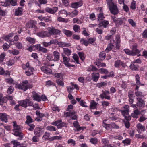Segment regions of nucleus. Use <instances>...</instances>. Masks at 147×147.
<instances>
[{"mask_svg":"<svg viewBox=\"0 0 147 147\" xmlns=\"http://www.w3.org/2000/svg\"><path fill=\"white\" fill-rule=\"evenodd\" d=\"M142 35L144 38H147V29L144 30L142 34Z\"/></svg>","mask_w":147,"mask_h":147,"instance_id":"64","label":"nucleus"},{"mask_svg":"<svg viewBox=\"0 0 147 147\" xmlns=\"http://www.w3.org/2000/svg\"><path fill=\"white\" fill-rule=\"evenodd\" d=\"M48 31H49L50 36L52 34L57 35L60 34L61 32L60 30L55 28L54 27H48L47 29Z\"/></svg>","mask_w":147,"mask_h":147,"instance_id":"4","label":"nucleus"},{"mask_svg":"<svg viewBox=\"0 0 147 147\" xmlns=\"http://www.w3.org/2000/svg\"><path fill=\"white\" fill-rule=\"evenodd\" d=\"M92 78L93 81L96 82L99 78V75L98 73H93L92 76Z\"/></svg>","mask_w":147,"mask_h":147,"instance_id":"28","label":"nucleus"},{"mask_svg":"<svg viewBox=\"0 0 147 147\" xmlns=\"http://www.w3.org/2000/svg\"><path fill=\"white\" fill-rule=\"evenodd\" d=\"M58 45L59 47H68L71 46V45L70 43L64 42H58Z\"/></svg>","mask_w":147,"mask_h":147,"instance_id":"25","label":"nucleus"},{"mask_svg":"<svg viewBox=\"0 0 147 147\" xmlns=\"http://www.w3.org/2000/svg\"><path fill=\"white\" fill-rule=\"evenodd\" d=\"M99 57L101 60H104L106 57V53L104 51H102L100 53Z\"/></svg>","mask_w":147,"mask_h":147,"instance_id":"36","label":"nucleus"},{"mask_svg":"<svg viewBox=\"0 0 147 147\" xmlns=\"http://www.w3.org/2000/svg\"><path fill=\"white\" fill-rule=\"evenodd\" d=\"M11 143L14 146L13 147H26L27 146V145L25 143L20 144L19 142L15 140L11 141Z\"/></svg>","mask_w":147,"mask_h":147,"instance_id":"11","label":"nucleus"},{"mask_svg":"<svg viewBox=\"0 0 147 147\" xmlns=\"http://www.w3.org/2000/svg\"><path fill=\"white\" fill-rule=\"evenodd\" d=\"M98 70L95 66L93 65H90L87 71H96Z\"/></svg>","mask_w":147,"mask_h":147,"instance_id":"35","label":"nucleus"},{"mask_svg":"<svg viewBox=\"0 0 147 147\" xmlns=\"http://www.w3.org/2000/svg\"><path fill=\"white\" fill-rule=\"evenodd\" d=\"M137 131L139 133H141L142 131H145V127L142 125L140 123L138 124L136 126Z\"/></svg>","mask_w":147,"mask_h":147,"instance_id":"20","label":"nucleus"},{"mask_svg":"<svg viewBox=\"0 0 147 147\" xmlns=\"http://www.w3.org/2000/svg\"><path fill=\"white\" fill-rule=\"evenodd\" d=\"M27 99L24 100H21L18 102L19 103L20 105L22 106V107L25 108H26L27 107Z\"/></svg>","mask_w":147,"mask_h":147,"instance_id":"26","label":"nucleus"},{"mask_svg":"<svg viewBox=\"0 0 147 147\" xmlns=\"http://www.w3.org/2000/svg\"><path fill=\"white\" fill-rule=\"evenodd\" d=\"M53 75L55 78L61 79H63V75L61 73H55L53 74Z\"/></svg>","mask_w":147,"mask_h":147,"instance_id":"34","label":"nucleus"},{"mask_svg":"<svg viewBox=\"0 0 147 147\" xmlns=\"http://www.w3.org/2000/svg\"><path fill=\"white\" fill-rule=\"evenodd\" d=\"M20 128L19 125L16 126L14 127L13 132V134L16 136H19L18 139V140H22L23 137V134L20 131Z\"/></svg>","mask_w":147,"mask_h":147,"instance_id":"3","label":"nucleus"},{"mask_svg":"<svg viewBox=\"0 0 147 147\" xmlns=\"http://www.w3.org/2000/svg\"><path fill=\"white\" fill-rule=\"evenodd\" d=\"M62 121L61 120H57L54 122H52L51 123V124L53 125L57 126L59 125V123L61 122Z\"/></svg>","mask_w":147,"mask_h":147,"instance_id":"56","label":"nucleus"},{"mask_svg":"<svg viewBox=\"0 0 147 147\" xmlns=\"http://www.w3.org/2000/svg\"><path fill=\"white\" fill-rule=\"evenodd\" d=\"M128 22L133 27H134L136 26V23L133 21V20L131 19H128Z\"/></svg>","mask_w":147,"mask_h":147,"instance_id":"59","label":"nucleus"},{"mask_svg":"<svg viewBox=\"0 0 147 147\" xmlns=\"http://www.w3.org/2000/svg\"><path fill=\"white\" fill-rule=\"evenodd\" d=\"M78 14V12L76 10H75L72 12H71L69 15L71 17H73L77 16Z\"/></svg>","mask_w":147,"mask_h":147,"instance_id":"55","label":"nucleus"},{"mask_svg":"<svg viewBox=\"0 0 147 147\" xmlns=\"http://www.w3.org/2000/svg\"><path fill=\"white\" fill-rule=\"evenodd\" d=\"M75 112L74 111H71L66 112L64 114V115L66 117H68L70 116H72L75 113Z\"/></svg>","mask_w":147,"mask_h":147,"instance_id":"47","label":"nucleus"},{"mask_svg":"<svg viewBox=\"0 0 147 147\" xmlns=\"http://www.w3.org/2000/svg\"><path fill=\"white\" fill-rule=\"evenodd\" d=\"M56 82L58 85L61 86L62 87H63L64 86V84L63 81L59 79H57Z\"/></svg>","mask_w":147,"mask_h":147,"instance_id":"41","label":"nucleus"},{"mask_svg":"<svg viewBox=\"0 0 147 147\" xmlns=\"http://www.w3.org/2000/svg\"><path fill=\"white\" fill-rule=\"evenodd\" d=\"M138 65L135 64L134 62H132L129 66L131 70L135 71L138 70Z\"/></svg>","mask_w":147,"mask_h":147,"instance_id":"27","label":"nucleus"},{"mask_svg":"<svg viewBox=\"0 0 147 147\" xmlns=\"http://www.w3.org/2000/svg\"><path fill=\"white\" fill-rule=\"evenodd\" d=\"M28 70L30 71H25V74L26 75L28 76H30L31 74H33V72L34 71V69L33 67H30L28 69Z\"/></svg>","mask_w":147,"mask_h":147,"instance_id":"32","label":"nucleus"},{"mask_svg":"<svg viewBox=\"0 0 147 147\" xmlns=\"http://www.w3.org/2000/svg\"><path fill=\"white\" fill-rule=\"evenodd\" d=\"M73 124L74 127L76 129V130H75V131H79L80 130L83 129V127H80L79 124V123L77 121H74L73 123Z\"/></svg>","mask_w":147,"mask_h":147,"instance_id":"18","label":"nucleus"},{"mask_svg":"<svg viewBox=\"0 0 147 147\" xmlns=\"http://www.w3.org/2000/svg\"><path fill=\"white\" fill-rule=\"evenodd\" d=\"M23 9L21 7H18L15 9V15L16 16H20L22 14Z\"/></svg>","mask_w":147,"mask_h":147,"instance_id":"22","label":"nucleus"},{"mask_svg":"<svg viewBox=\"0 0 147 147\" xmlns=\"http://www.w3.org/2000/svg\"><path fill=\"white\" fill-rule=\"evenodd\" d=\"M112 19L117 26H121L123 23V18H119L117 19L115 16H111Z\"/></svg>","mask_w":147,"mask_h":147,"instance_id":"5","label":"nucleus"},{"mask_svg":"<svg viewBox=\"0 0 147 147\" xmlns=\"http://www.w3.org/2000/svg\"><path fill=\"white\" fill-rule=\"evenodd\" d=\"M106 1L111 13L114 15L117 14L119 10L117 6L112 2L111 0H106Z\"/></svg>","mask_w":147,"mask_h":147,"instance_id":"2","label":"nucleus"},{"mask_svg":"<svg viewBox=\"0 0 147 147\" xmlns=\"http://www.w3.org/2000/svg\"><path fill=\"white\" fill-rule=\"evenodd\" d=\"M80 58L82 61H83L85 59L84 55L83 52H79L78 53Z\"/></svg>","mask_w":147,"mask_h":147,"instance_id":"53","label":"nucleus"},{"mask_svg":"<svg viewBox=\"0 0 147 147\" xmlns=\"http://www.w3.org/2000/svg\"><path fill=\"white\" fill-rule=\"evenodd\" d=\"M62 32L67 37H71L72 35L73 32L69 30L63 29Z\"/></svg>","mask_w":147,"mask_h":147,"instance_id":"24","label":"nucleus"},{"mask_svg":"<svg viewBox=\"0 0 147 147\" xmlns=\"http://www.w3.org/2000/svg\"><path fill=\"white\" fill-rule=\"evenodd\" d=\"M37 35L41 38H44L50 36L49 31H42L37 33Z\"/></svg>","mask_w":147,"mask_h":147,"instance_id":"9","label":"nucleus"},{"mask_svg":"<svg viewBox=\"0 0 147 147\" xmlns=\"http://www.w3.org/2000/svg\"><path fill=\"white\" fill-rule=\"evenodd\" d=\"M40 51L44 53H46L48 52V50L46 48L41 47L39 48Z\"/></svg>","mask_w":147,"mask_h":147,"instance_id":"60","label":"nucleus"},{"mask_svg":"<svg viewBox=\"0 0 147 147\" xmlns=\"http://www.w3.org/2000/svg\"><path fill=\"white\" fill-rule=\"evenodd\" d=\"M123 51L126 54L129 55H132L131 51L129 49H124Z\"/></svg>","mask_w":147,"mask_h":147,"instance_id":"62","label":"nucleus"},{"mask_svg":"<svg viewBox=\"0 0 147 147\" xmlns=\"http://www.w3.org/2000/svg\"><path fill=\"white\" fill-rule=\"evenodd\" d=\"M57 20L58 21L61 22H65L66 23L68 22L67 19L63 18L60 17H58L57 18Z\"/></svg>","mask_w":147,"mask_h":147,"instance_id":"52","label":"nucleus"},{"mask_svg":"<svg viewBox=\"0 0 147 147\" xmlns=\"http://www.w3.org/2000/svg\"><path fill=\"white\" fill-rule=\"evenodd\" d=\"M80 3L78 2H76L73 3L71 4V7L73 8H77L81 6Z\"/></svg>","mask_w":147,"mask_h":147,"instance_id":"38","label":"nucleus"},{"mask_svg":"<svg viewBox=\"0 0 147 147\" xmlns=\"http://www.w3.org/2000/svg\"><path fill=\"white\" fill-rule=\"evenodd\" d=\"M113 36L112 35L108 36L105 37V39L108 40H110V43L109 44L105 49L107 52H109L116 45V47L117 49H119L120 47V40L119 35H117L115 36L116 42L113 39Z\"/></svg>","mask_w":147,"mask_h":147,"instance_id":"1","label":"nucleus"},{"mask_svg":"<svg viewBox=\"0 0 147 147\" xmlns=\"http://www.w3.org/2000/svg\"><path fill=\"white\" fill-rule=\"evenodd\" d=\"M136 78V83L137 85H141V86L143 85L144 84H142L140 81V77L138 74H136L135 76Z\"/></svg>","mask_w":147,"mask_h":147,"instance_id":"40","label":"nucleus"},{"mask_svg":"<svg viewBox=\"0 0 147 147\" xmlns=\"http://www.w3.org/2000/svg\"><path fill=\"white\" fill-rule=\"evenodd\" d=\"M136 96L137 97V98H142L144 97V95L141 92L137 91L135 92Z\"/></svg>","mask_w":147,"mask_h":147,"instance_id":"29","label":"nucleus"},{"mask_svg":"<svg viewBox=\"0 0 147 147\" xmlns=\"http://www.w3.org/2000/svg\"><path fill=\"white\" fill-rule=\"evenodd\" d=\"M41 69L43 72L47 74H51L52 72V70L51 69L46 66H42L41 68Z\"/></svg>","mask_w":147,"mask_h":147,"instance_id":"15","label":"nucleus"},{"mask_svg":"<svg viewBox=\"0 0 147 147\" xmlns=\"http://www.w3.org/2000/svg\"><path fill=\"white\" fill-rule=\"evenodd\" d=\"M26 118L27 120L26 121V123L28 125L33 122V119L30 116L28 115L27 116Z\"/></svg>","mask_w":147,"mask_h":147,"instance_id":"33","label":"nucleus"},{"mask_svg":"<svg viewBox=\"0 0 147 147\" xmlns=\"http://www.w3.org/2000/svg\"><path fill=\"white\" fill-rule=\"evenodd\" d=\"M100 13L98 15V20H102L104 18V17L102 13V9L101 8L100 10Z\"/></svg>","mask_w":147,"mask_h":147,"instance_id":"30","label":"nucleus"},{"mask_svg":"<svg viewBox=\"0 0 147 147\" xmlns=\"http://www.w3.org/2000/svg\"><path fill=\"white\" fill-rule=\"evenodd\" d=\"M15 87L16 88L22 89L24 91H26L28 88H30L29 85H25L23 84H16Z\"/></svg>","mask_w":147,"mask_h":147,"instance_id":"7","label":"nucleus"},{"mask_svg":"<svg viewBox=\"0 0 147 147\" xmlns=\"http://www.w3.org/2000/svg\"><path fill=\"white\" fill-rule=\"evenodd\" d=\"M123 108L124 109V110H121L119 111H120L121 112L122 115L124 116H125L129 114V107L128 105H125L123 107Z\"/></svg>","mask_w":147,"mask_h":147,"instance_id":"17","label":"nucleus"},{"mask_svg":"<svg viewBox=\"0 0 147 147\" xmlns=\"http://www.w3.org/2000/svg\"><path fill=\"white\" fill-rule=\"evenodd\" d=\"M0 119L5 123L7 122V115L5 113H0Z\"/></svg>","mask_w":147,"mask_h":147,"instance_id":"23","label":"nucleus"},{"mask_svg":"<svg viewBox=\"0 0 147 147\" xmlns=\"http://www.w3.org/2000/svg\"><path fill=\"white\" fill-rule=\"evenodd\" d=\"M109 24V22L108 21L104 20L102 21L99 24V25L101 26H103L105 28H106L107 25Z\"/></svg>","mask_w":147,"mask_h":147,"instance_id":"37","label":"nucleus"},{"mask_svg":"<svg viewBox=\"0 0 147 147\" xmlns=\"http://www.w3.org/2000/svg\"><path fill=\"white\" fill-rule=\"evenodd\" d=\"M102 142L104 144V146L105 147L106 146L108 145L109 141L107 139L103 138L102 140Z\"/></svg>","mask_w":147,"mask_h":147,"instance_id":"58","label":"nucleus"},{"mask_svg":"<svg viewBox=\"0 0 147 147\" xmlns=\"http://www.w3.org/2000/svg\"><path fill=\"white\" fill-rule=\"evenodd\" d=\"M15 45L18 49H21L22 48V44L19 42H16L15 43Z\"/></svg>","mask_w":147,"mask_h":147,"instance_id":"51","label":"nucleus"},{"mask_svg":"<svg viewBox=\"0 0 147 147\" xmlns=\"http://www.w3.org/2000/svg\"><path fill=\"white\" fill-rule=\"evenodd\" d=\"M50 136V134L47 132H46L43 135L42 138L44 140H46L49 139Z\"/></svg>","mask_w":147,"mask_h":147,"instance_id":"50","label":"nucleus"},{"mask_svg":"<svg viewBox=\"0 0 147 147\" xmlns=\"http://www.w3.org/2000/svg\"><path fill=\"white\" fill-rule=\"evenodd\" d=\"M46 59L50 61H53V59L52 55L50 54H48L46 56Z\"/></svg>","mask_w":147,"mask_h":147,"instance_id":"57","label":"nucleus"},{"mask_svg":"<svg viewBox=\"0 0 147 147\" xmlns=\"http://www.w3.org/2000/svg\"><path fill=\"white\" fill-rule=\"evenodd\" d=\"M53 55L54 57L53 61H58L60 60V53L57 51H55L53 53Z\"/></svg>","mask_w":147,"mask_h":147,"instance_id":"14","label":"nucleus"},{"mask_svg":"<svg viewBox=\"0 0 147 147\" xmlns=\"http://www.w3.org/2000/svg\"><path fill=\"white\" fill-rule=\"evenodd\" d=\"M96 65L97 66H98V67H100V66L105 67L106 66L105 63H101L99 61H98L96 63Z\"/></svg>","mask_w":147,"mask_h":147,"instance_id":"63","label":"nucleus"},{"mask_svg":"<svg viewBox=\"0 0 147 147\" xmlns=\"http://www.w3.org/2000/svg\"><path fill=\"white\" fill-rule=\"evenodd\" d=\"M97 104V103L94 100L91 101L90 105V108L93 109H95L96 107Z\"/></svg>","mask_w":147,"mask_h":147,"instance_id":"31","label":"nucleus"},{"mask_svg":"<svg viewBox=\"0 0 147 147\" xmlns=\"http://www.w3.org/2000/svg\"><path fill=\"white\" fill-rule=\"evenodd\" d=\"M98 141V139L96 138H92L90 139V142L94 144H96L97 143Z\"/></svg>","mask_w":147,"mask_h":147,"instance_id":"48","label":"nucleus"},{"mask_svg":"<svg viewBox=\"0 0 147 147\" xmlns=\"http://www.w3.org/2000/svg\"><path fill=\"white\" fill-rule=\"evenodd\" d=\"M64 53L67 56H69L71 55V50L67 48L63 49Z\"/></svg>","mask_w":147,"mask_h":147,"instance_id":"42","label":"nucleus"},{"mask_svg":"<svg viewBox=\"0 0 147 147\" xmlns=\"http://www.w3.org/2000/svg\"><path fill=\"white\" fill-rule=\"evenodd\" d=\"M7 1L9 2L11 5L13 6L17 5V2L16 0H7Z\"/></svg>","mask_w":147,"mask_h":147,"instance_id":"54","label":"nucleus"},{"mask_svg":"<svg viewBox=\"0 0 147 147\" xmlns=\"http://www.w3.org/2000/svg\"><path fill=\"white\" fill-rule=\"evenodd\" d=\"M88 40L85 39L84 38H82L80 40V42L82 44H83L85 46H87L88 45Z\"/></svg>","mask_w":147,"mask_h":147,"instance_id":"44","label":"nucleus"},{"mask_svg":"<svg viewBox=\"0 0 147 147\" xmlns=\"http://www.w3.org/2000/svg\"><path fill=\"white\" fill-rule=\"evenodd\" d=\"M62 56L63 57V62L64 63V64L66 66L68 67L70 66V64L68 62L69 61V58L66 57L65 55L63 54H62Z\"/></svg>","mask_w":147,"mask_h":147,"instance_id":"19","label":"nucleus"},{"mask_svg":"<svg viewBox=\"0 0 147 147\" xmlns=\"http://www.w3.org/2000/svg\"><path fill=\"white\" fill-rule=\"evenodd\" d=\"M136 99L137 101L136 104L137 106L140 108L144 107L145 105L144 100L142 98H137Z\"/></svg>","mask_w":147,"mask_h":147,"instance_id":"8","label":"nucleus"},{"mask_svg":"<svg viewBox=\"0 0 147 147\" xmlns=\"http://www.w3.org/2000/svg\"><path fill=\"white\" fill-rule=\"evenodd\" d=\"M80 26L77 25H75L73 26V30L75 32H80Z\"/></svg>","mask_w":147,"mask_h":147,"instance_id":"46","label":"nucleus"},{"mask_svg":"<svg viewBox=\"0 0 147 147\" xmlns=\"http://www.w3.org/2000/svg\"><path fill=\"white\" fill-rule=\"evenodd\" d=\"M6 98L5 97L2 98L1 95H0V105H2L4 103L6 102Z\"/></svg>","mask_w":147,"mask_h":147,"instance_id":"49","label":"nucleus"},{"mask_svg":"<svg viewBox=\"0 0 147 147\" xmlns=\"http://www.w3.org/2000/svg\"><path fill=\"white\" fill-rule=\"evenodd\" d=\"M102 93L100 95V96L102 99L105 98L107 100H110V97L109 96H107L110 93L108 91H102Z\"/></svg>","mask_w":147,"mask_h":147,"instance_id":"12","label":"nucleus"},{"mask_svg":"<svg viewBox=\"0 0 147 147\" xmlns=\"http://www.w3.org/2000/svg\"><path fill=\"white\" fill-rule=\"evenodd\" d=\"M114 65V66L116 68H119L121 66L122 67L125 68L127 66L125 63H124L120 60L115 61Z\"/></svg>","mask_w":147,"mask_h":147,"instance_id":"6","label":"nucleus"},{"mask_svg":"<svg viewBox=\"0 0 147 147\" xmlns=\"http://www.w3.org/2000/svg\"><path fill=\"white\" fill-rule=\"evenodd\" d=\"M67 143L68 144H71L74 146L76 144V142L72 139H69L67 141Z\"/></svg>","mask_w":147,"mask_h":147,"instance_id":"61","label":"nucleus"},{"mask_svg":"<svg viewBox=\"0 0 147 147\" xmlns=\"http://www.w3.org/2000/svg\"><path fill=\"white\" fill-rule=\"evenodd\" d=\"M46 129L51 131H55L57 130L56 129L55 127L52 126H50L47 127Z\"/></svg>","mask_w":147,"mask_h":147,"instance_id":"45","label":"nucleus"},{"mask_svg":"<svg viewBox=\"0 0 147 147\" xmlns=\"http://www.w3.org/2000/svg\"><path fill=\"white\" fill-rule=\"evenodd\" d=\"M67 126V124L64 122H62L59 123V125H57V128L58 129L61 128L63 127H66Z\"/></svg>","mask_w":147,"mask_h":147,"instance_id":"43","label":"nucleus"},{"mask_svg":"<svg viewBox=\"0 0 147 147\" xmlns=\"http://www.w3.org/2000/svg\"><path fill=\"white\" fill-rule=\"evenodd\" d=\"M26 40L29 42L31 44H34L36 40L34 38L30 37H28L26 38Z\"/></svg>","mask_w":147,"mask_h":147,"instance_id":"39","label":"nucleus"},{"mask_svg":"<svg viewBox=\"0 0 147 147\" xmlns=\"http://www.w3.org/2000/svg\"><path fill=\"white\" fill-rule=\"evenodd\" d=\"M42 129L41 128L37 127L36 128L34 131V134L38 137L42 135L43 133L42 130Z\"/></svg>","mask_w":147,"mask_h":147,"instance_id":"13","label":"nucleus"},{"mask_svg":"<svg viewBox=\"0 0 147 147\" xmlns=\"http://www.w3.org/2000/svg\"><path fill=\"white\" fill-rule=\"evenodd\" d=\"M131 51L132 56H134L137 54H138L140 53V51L137 49V45L136 44L133 45L132 50Z\"/></svg>","mask_w":147,"mask_h":147,"instance_id":"16","label":"nucleus"},{"mask_svg":"<svg viewBox=\"0 0 147 147\" xmlns=\"http://www.w3.org/2000/svg\"><path fill=\"white\" fill-rule=\"evenodd\" d=\"M33 98L34 100L40 102V95L36 93L35 92H32Z\"/></svg>","mask_w":147,"mask_h":147,"instance_id":"21","label":"nucleus"},{"mask_svg":"<svg viewBox=\"0 0 147 147\" xmlns=\"http://www.w3.org/2000/svg\"><path fill=\"white\" fill-rule=\"evenodd\" d=\"M58 10V7H54L52 8L47 7L45 9V11L46 12L51 14H54Z\"/></svg>","mask_w":147,"mask_h":147,"instance_id":"10","label":"nucleus"}]
</instances>
